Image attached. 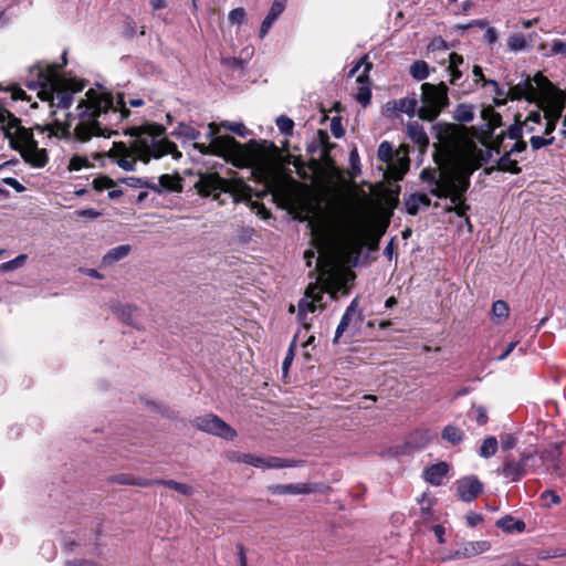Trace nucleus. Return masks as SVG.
Segmentation results:
<instances>
[{
  "instance_id": "12",
  "label": "nucleus",
  "mask_w": 566,
  "mask_h": 566,
  "mask_svg": "<svg viewBox=\"0 0 566 566\" xmlns=\"http://www.w3.org/2000/svg\"><path fill=\"white\" fill-rule=\"evenodd\" d=\"M325 291L317 284H310L304 296L298 302V318L305 324L306 315L315 312L317 308H324Z\"/></svg>"
},
{
  "instance_id": "32",
  "label": "nucleus",
  "mask_w": 566,
  "mask_h": 566,
  "mask_svg": "<svg viewBox=\"0 0 566 566\" xmlns=\"http://www.w3.org/2000/svg\"><path fill=\"white\" fill-rule=\"evenodd\" d=\"M523 135V126L520 125V123H515L511 125L506 132L502 133L495 140L494 145H499L501 140L504 142L506 137L515 142H523L522 138Z\"/></svg>"
},
{
  "instance_id": "41",
  "label": "nucleus",
  "mask_w": 566,
  "mask_h": 566,
  "mask_svg": "<svg viewBox=\"0 0 566 566\" xmlns=\"http://www.w3.org/2000/svg\"><path fill=\"white\" fill-rule=\"evenodd\" d=\"M122 181L132 188H149V189L158 188L155 185V182H150L148 180H144L142 178H136V177H127V178L122 179Z\"/></svg>"
},
{
  "instance_id": "60",
  "label": "nucleus",
  "mask_w": 566,
  "mask_h": 566,
  "mask_svg": "<svg viewBox=\"0 0 566 566\" xmlns=\"http://www.w3.org/2000/svg\"><path fill=\"white\" fill-rule=\"evenodd\" d=\"M461 64H463L462 55L452 52L449 55V69H458Z\"/></svg>"
},
{
  "instance_id": "42",
  "label": "nucleus",
  "mask_w": 566,
  "mask_h": 566,
  "mask_svg": "<svg viewBox=\"0 0 566 566\" xmlns=\"http://www.w3.org/2000/svg\"><path fill=\"white\" fill-rule=\"evenodd\" d=\"M420 200L419 193H412L406 199L405 207L410 216H416L419 212L421 206Z\"/></svg>"
},
{
  "instance_id": "31",
  "label": "nucleus",
  "mask_w": 566,
  "mask_h": 566,
  "mask_svg": "<svg viewBox=\"0 0 566 566\" xmlns=\"http://www.w3.org/2000/svg\"><path fill=\"white\" fill-rule=\"evenodd\" d=\"M453 118L459 123H471L474 119L473 107L468 104H459L454 109Z\"/></svg>"
},
{
  "instance_id": "58",
  "label": "nucleus",
  "mask_w": 566,
  "mask_h": 566,
  "mask_svg": "<svg viewBox=\"0 0 566 566\" xmlns=\"http://www.w3.org/2000/svg\"><path fill=\"white\" fill-rule=\"evenodd\" d=\"M76 214L80 218L96 219L101 216V212L93 208H88V209H83V210L76 211Z\"/></svg>"
},
{
  "instance_id": "22",
  "label": "nucleus",
  "mask_w": 566,
  "mask_h": 566,
  "mask_svg": "<svg viewBox=\"0 0 566 566\" xmlns=\"http://www.w3.org/2000/svg\"><path fill=\"white\" fill-rule=\"evenodd\" d=\"M547 104H551V106L548 109H545V125L543 133L549 135L551 133L554 132L556 127V122L560 117L562 104L559 102H555L554 98L552 99V102H548Z\"/></svg>"
},
{
  "instance_id": "3",
  "label": "nucleus",
  "mask_w": 566,
  "mask_h": 566,
  "mask_svg": "<svg viewBox=\"0 0 566 566\" xmlns=\"http://www.w3.org/2000/svg\"><path fill=\"white\" fill-rule=\"evenodd\" d=\"M125 135L134 137L133 151L137 158L144 163H148L151 158L158 159L165 155H171L172 158H181V153L177 145L166 138V129L159 124H145L142 126H133L123 130Z\"/></svg>"
},
{
  "instance_id": "40",
  "label": "nucleus",
  "mask_w": 566,
  "mask_h": 566,
  "mask_svg": "<svg viewBox=\"0 0 566 566\" xmlns=\"http://www.w3.org/2000/svg\"><path fill=\"white\" fill-rule=\"evenodd\" d=\"M367 84L368 83L360 84V86L358 87V91L356 93V101L364 107H366L370 103V99H371V91Z\"/></svg>"
},
{
  "instance_id": "28",
  "label": "nucleus",
  "mask_w": 566,
  "mask_h": 566,
  "mask_svg": "<svg viewBox=\"0 0 566 566\" xmlns=\"http://www.w3.org/2000/svg\"><path fill=\"white\" fill-rule=\"evenodd\" d=\"M116 314L119 317V319L123 321L124 323L139 328L136 319L137 308L135 306L129 304L120 305L116 308Z\"/></svg>"
},
{
  "instance_id": "39",
  "label": "nucleus",
  "mask_w": 566,
  "mask_h": 566,
  "mask_svg": "<svg viewBox=\"0 0 566 566\" xmlns=\"http://www.w3.org/2000/svg\"><path fill=\"white\" fill-rule=\"evenodd\" d=\"M510 307L506 302L499 300L492 305V316L500 322L505 321L509 317Z\"/></svg>"
},
{
  "instance_id": "34",
  "label": "nucleus",
  "mask_w": 566,
  "mask_h": 566,
  "mask_svg": "<svg viewBox=\"0 0 566 566\" xmlns=\"http://www.w3.org/2000/svg\"><path fill=\"white\" fill-rule=\"evenodd\" d=\"M171 135L176 137H184L189 140H197L200 137V132L188 124L180 123Z\"/></svg>"
},
{
  "instance_id": "25",
  "label": "nucleus",
  "mask_w": 566,
  "mask_h": 566,
  "mask_svg": "<svg viewBox=\"0 0 566 566\" xmlns=\"http://www.w3.org/2000/svg\"><path fill=\"white\" fill-rule=\"evenodd\" d=\"M357 300H353L350 304L347 306L345 313L343 314L340 322L336 328L335 337L333 343L336 344L338 338L343 335V333L348 328L352 317L357 313Z\"/></svg>"
},
{
  "instance_id": "63",
  "label": "nucleus",
  "mask_w": 566,
  "mask_h": 566,
  "mask_svg": "<svg viewBox=\"0 0 566 566\" xmlns=\"http://www.w3.org/2000/svg\"><path fill=\"white\" fill-rule=\"evenodd\" d=\"M484 41L489 44H493L497 41V32L495 28L489 27L484 33Z\"/></svg>"
},
{
  "instance_id": "48",
  "label": "nucleus",
  "mask_w": 566,
  "mask_h": 566,
  "mask_svg": "<svg viewBox=\"0 0 566 566\" xmlns=\"http://www.w3.org/2000/svg\"><path fill=\"white\" fill-rule=\"evenodd\" d=\"M469 416L473 418L479 426H483L488 421L486 410L482 406L473 407Z\"/></svg>"
},
{
  "instance_id": "17",
  "label": "nucleus",
  "mask_w": 566,
  "mask_h": 566,
  "mask_svg": "<svg viewBox=\"0 0 566 566\" xmlns=\"http://www.w3.org/2000/svg\"><path fill=\"white\" fill-rule=\"evenodd\" d=\"M483 491V484L475 475L465 476L457 481V493L463 502H472Z\"/></svg>"
},
{
  "instance_id": "47",
  "label": "nucleus",
  "mask_w": 566,
  "mask_h": 566,
  "mask_svg": "<svg viewBox=\"0 0 566 566\" xmlns=\"http://www.w3.org/2000/svg\"><path fill=\"white\" fill-rule=\"evenodd\" d=\"M360 67L364 66V71L361 74L357 76V82L359 84L368 83V73L373 67V63L368 60V55H364L359 59Z\"/></svg>"
},
{
  "instance_id": "35",
  "label": "nucleus",
  "mask_w": 566,
  "mask_h": 566,
  "mask_svg": "<svg viewBox=\"0 0 566 566\" xmlns=\"http://www.w3.org/2000/svg\"><path fill=\"white\" fill-rule=\"evenodd\" d=\"M497 440L495 437H488L483 440L480 449H479V455L484 459H489L493 457L497 451Z\"/></svg>"
},
{
  "instance_id": "38",
  "label": "nucleus",
  "mask_w": 566,
  "mask_h": 566,
  "mask_svg": "<svg viewBox=\"0 0 566 566\" xmlns=\"http://www.w3.org/2000/svg\"><path fill=\"white\" fill-rule=\"evenodd\" d=\"M179 180L170 175H161L159 177L158 184H155L158 188L153 189L154 191L160 192L163 189L166 190H177Z\"/></svg>"
},
{
  "instance_id": "24",
  "label": "nucleus",
  "mask_w": 566,
  "mask_h": 566,
  "mask_svg": "<svg viewBox=\"0 0 566 566\" xmlns=\"http://www.w3.org/2000/svg\"><path fill=\"white\" fill-rule=\"evenodd\" d=\"M132 251V247L129 244H120L117 245L106 252V254L102 259V264L104 266L113 265L114 263L125 259Z\"/></svg>"
},
{
  "instance_id": "49",
  "label": "nucleus",
  "mask_w": 566,
  "mask_h": 566,
  "mask_svg": "<svg viewBox=\"0 0 566 566\" xmlns=\"http://www.w3.org/2000/svg\"><path fill=\"white\" fill-rule=\"evenodd\" d=\"M554 143V137L544 138L542 136H532L530 144L533 150H538L545 146H549Z\"/></svg>"
},
{
  "instance_id": "5",
  "label": "nucleus",
  "mask_w": 566,
  "mask_h": 566,
  "mask_svg": "<svg viewBox=\"0 0 566 566\" xmlns=\"http://www.w3.org/2000/svg\"><path fill=\"white\" fill-rule=\"evenodd\" d=\"M0 129L9 139L10 146L19 150L22 158L34 167L48 163L45 149H40L33 133L21 125V120L6 108H0Z\"/></svg>"
},
{
  "instance_id": "52",
  "label": "nucleus",
  "mask_w": 566,
  "mask_h": 566,
  "mask_svg": "<svg viewBox=\"0 0 566 566\" xmlns=\"http://www.w3.org/2000/svg\"><path fill=\"white\" fill-rule=\"evenodd\" d=\"M134 478H135V475H133V474L120 473V474L113 475L111 478V481L113 483L120 484V485H133Z\"/></svg>"
},
{
  "instance_id": "19",
  "label": "nucleus",
  "mask_w": 566,
  "mask_h": 566,
  "mask_svg": "<svg viewBox=\"0 0 566 566\" xmlns=\"http://www.w3.org/2000/svg\"><path fill=\"white\" fill-rule=\"evenodd\" d=\"M269 491L272 494H310L315 491L314 485L308 483H296V484H274L269 486Z\"/></svg>"
},
{
  "instance_id": "36",
  "label": "nucleus",
  "mask_w": 566,
  "mask_h": 566,
  "mask_svg": "<svg viewBox=\"0 0 566 566\" xmlns=\"http://www.w3.org/2000/svg\"><path fill=\"white\" fill-rule=\"evenodd\" d=\"M464 437L463 431L454 426H447L442 431V438L453 446L462 442Z\"/></svg>"
},
{
  "instance_id": "54",
  "label": "nucleus",
  "mask_w": 566,
  "mask_h": 566,
  "mask_svg": "<svg viewBox=\"0 0 566 566\" xmlns=\"http://www.w3.org/2000/svg\"><path fill=\"white\" fill-rule=\"evenodd\" d=\"M283 458L280 457H268L265 461V469H283Z\"/></svg>"
},
{
  "instance_id": "16",
  "label": "nucleus",
  "mask_w": 566,
  "mask_h": 566,
  "mask_svg": "<svg viewBox=\"0 0 566 566\" xmlns=\"http://www.w3.org/2000/svg\"><path fill=\"white\" fill-rule=\"evenodd\" d=\"M109 157L126 171H132L135 169L137 156L135 151H133L132 145L127 146L122 142L113 143V146L109 149Z\"/></svg>"
},
{
  "instance_id": "53",
  "label": "nucleus",
  "mask_w": 566,
  "mask_h": 566,
  "mask_svg": "<svg viewBox=\"0 0 566 566\" xmlns=\"http://www.w3.org/2000/svg\"><path fill=\"white\" fill-rule=\"evenodd\" d=\"M566 55V41L554 40L552 43L551 55Z\"/></svg>"
},
{
  "instance_id": "56",
  "label": "nucleus",
  "mask_w": 566,
  "mask_h": 566,
  "mask_svg": "<svg viewBox=\"0 0 566 566\" xmlns=\"http://www.w3.org/2000/svg\"><path fill=\"white\" fill-rule=\"evenodd\" d=\"M516 443V439L512 434H504L501 437V447L503 450L512 449Z\"/></svg>"
},
{
  "instance_id": "26",
  "label": "nucleus",
  "mask_w": 566,
  "mask_h": 566,
  "mask_svg": "<svg viewBox=\"0 0 566 566\" xmlns=\"http://www.w3.org/2000/svg\"><path fill=\"white\" fill-rule=\"evenodd\" d=\"M436 132L437 138L441 143H449L455 138L458 133V127L453 124L448 123H437L432 126Z\"/></svg>"
},
{
  "instance_id": "57",
  "label": "nucleus",
  "mask_w": 566,
  "mask_h": 566,
  "mask_svg": "<svg viewBox=\"0 0 566 566\" xmlns=\"http://www.w3.org/2000/svg\"><path fill=\"white\" fill-rule=\"evenodd\" d=\"M243 454V452L230 450L226 452L224 457L232 463H242Z\"/></svg>"
},
{
  "instance_id": "1",
  "label": "nucleus",
  "mask_w": 566,
  "mask_h": 566,
  "mask_svg": "<svg viewBox=\"0 0 566 566\" xmlns=\"http://www.w3.org/2000/svg\"><path fill=\"white\" fill-rule=\"evenodd\" d=\"M76 109L77 124L73 132L71 114L66 113L63 120H54L51 134L63 138L73 135L82 143L93 136L111 137L118 134V125L130 114L123 95H118L115 102L111 93L93 88L85 93V98L78 103Z\"/></svg>"
},
{
  "instance_id": "27",
  "label": "nucleus",
  "mask_w": 566,
  "mask_h": 566,
  "mask_svg": "<svg viewBox=\"0 0 566 566\" xmlns=\"http://www.w3.org/2000/svg\"><path fill=\"white\" fill-rule=\"evenodd\" d=\"M496 526L506 533H522L526 525L521 520H515L511 515H505L496 521Z\"/></svg>"
},
{
  "instance_id": "23",
  "label": "nucleus",
  "mask_w": 566,
  "mask_h": 566,
  "mask_svg": "<svg viewBox=\"0 0 566 566\" xmlns=\"http://www.w3.org/2000/svg\"><path fill=\"white\" fill-rule=\"evenodd\" d=\"M407 135L410 140L420 148H424L429 145L428 135L423 126L418 122H410L407 125Z\"/></svg>"
},
{
  "instance_id": "45",
  "label": "nucleus",
  "mask_w": 566,
  "mask_h": 566,
  "mask_svg": "<svg viewBox=\"0 0 566 566\" xmlns=\"http://www.w3.org/2000/svg\"><path fill=\"white\" fill-rule=\"evenodd\" d=\"M276 126L282 134L291 135L293 132L294 122L290 117L281 115L276 118Z\"/></svg>"
},
{
  "instance_id": "10",
  "label": "nucleus",
  "mask_w": 566,
  "mask_h": 566,
  "mask_svg": "<svg viewBox=\"0 0 566 566\" xmlns=\"http://www.w3.org/2000/svg\"><path fill=\"white\" fill-rule=\"evenodd\" d=\"M191 424L202 432L217 436L226 440H233L237 437V431L213 413L198 416L191 420Z\"/></svg>"
},
{
  "instance_id": "2",
  "label": "nucleus",
  "mask_w": 566,
  "mask_h": 566,
  "mask_svg": "<svg viewBox=\"0 0 566 566\" xmlns=\"http://www.w3.org/2000/svg\"><path fill=\"white\" fill-rule=\"evenodd\" d=\"M471 171L460 166L443 167L437 175L433 170L423 169L421 179L428 181L432 188L430 192L438 198H450L453 207L450 211H454L458 217H464L469 222L467 211L470 206L463 200V195L470 187Z\"/></svg>"
},
{
  "instance_id": "8",
  "label": "nucleus",
  "mask_w": 566,
  "mask_h": 566,
  "mask_svg": "<svg viewBox=\"0 0 566 566\" xmlns=\"http://www.w3.org/2000/svg\"><path fill=\"white\" fill-rule=\"evenodd\" d=\"M553 84L542 75L535 74L533 80L526 77L524 81L513 85L509 88V95L512 101H520L522 98L538 104L552 102L554 95Z\"/></svg>"
},
{
  "instance_id": "13",
  "label": "nucleus",
  "mask_w": 566,
  "mask_h": 566,
  "mask_svg": "<svg viewBox=\"0 0 566 566\" xmlns=\"http://www.w3.org/2000/svg\"><path fill=\"white\" fill-rule=\"evenodd\" d=\"M312 235L317 253L316 268L322 265L323 259H328L335 247V239L332 230L325 226H315L312 228Z\"/></svg>"
},
{
  "instance_id": "33",
  "label": "nucleus",
  "mask_w": 566,
  "mask_h": 566,
  "mask_svg": "<svg viewBox=\"0 0 566 566\" xmlns=\"http://www.w3.org/2000/svg\"><path fill=\"white\" fill-rule=\"evenodd\" d=\"M409 72L416 81H423L429 76V65L426 61L418 60L410 65Z\"/></svg>"
},
{
  "instance_id": "20",
  "label": "nucleus",
  "mask_w": 566,
  "mask_h": 566,
  "mask_svg": "<svg viewBox=\"0 0 566 566\" xmlns=\"http://www.w3.org/2000/svg\"><path fill=\"white\" fill-rule=\"evenodd\" d=\"M448 471L449 464L447 462H438L424 470L423 478L428 483L438 486L442 484Z\"/></svg>"
},
{
  "instance_id": "37",
  "label": "nucleus",
  "mask_w": 566,
  "mask_h": 566,
  "mask_svg": "<svg viewBox=\"0 0 566 566\" xmlns=\"http://www.w3.org/2000/svg\"><path fill=\"white\" fill-rule=\"evenodd\" d=\"M491 85L493 87L495 98L494 103L500 106L506 103V99L510 98L509 91L505 92L496 81L494 80H484L483 86Z\"/></svg>"
},
{
  "instance_id": "64",
  "label": "nucleus",
  "mask_w": 566,
  "mask_h": 566,
  "mask_svg": "<svg viewBox=\"0 0 566 566\" xmlns=\"http://www.w3.org/2000/svg\"><path fill=\"white\" fill-rule=\"evenodd\" d=\"M544 116H542L541 112H531L524 122H530V124L534 125H542V119Z\"/></svg>"
},
{
  "instance_id": "30",
  "label": "nucleus",
  "mask_w": 566,
  "mask_h": 566,
  "mask_svg": "<svg viewBox=\"0 0 566 566\" xmlns=\"http://www.w3.org/2000/svg\"><path fill=\"white\" fill-rule=\"evenodd\" d=\"M156 482H157V485H163L165 488L175 490L178 493L187 495V496H190L193 494L192 486H190L186 483H180V482H177L174 480H161V479H156Z\"/></svg>"
},
{
  "instance_id": "18",
  "label": "nucleus",
  "mask_w": 566,
  "mask_h": 566,
  "mask_svg": "<svg viewBox=\"0 0 566 566\" xmlns=\"http://www.w3.org/2000/svg\"><path fill=\"white\" fill-rule=\"evenodd\" d=\"M286 6V0H274L268 15L263 20L260 28V38L263 39L272 28L273 23L282 14Z\"/></svg>"
},
{
  "instance_id": "29",
  "label": "nucleus",
  "mask_w": 566,
  "mask_h": 566,
  "mask_svg": "<svg viewBox=\"0 0 566 566\" xmlns=\"http://www.w3.org/2000/svg\"><path fill=\"white\" fill-rule=\"evenodd\" d=\"M533 36L530 35V40L527 41L526 38L522 34H512L510 35V38L507 39V48L511 50V51H523L525 49H530L532 48L533 45Z\"/></svg>"
},
{
  "instance_id": "62",
  "label": "nucleus",
  "mask_w": 566,
  "mask_h": 566,
  "mask_svg": "<svg viewBox=\"0 0 566 566\" xmlns=\"http://www.w3.org/2000/svg\"><path fill=\"white\" fill-rule=\"evenodd\" d=\"M542 499H549L551 503L548 504V506H551L552 504L560 503V496L552 490L544 491L542 493Z\"/></svg>"
},
{
  "instance_id": "15",
  "label": "nucleus",
  "mask_w": 566,
  "mask_h": 566,
  "mask_svg": "<svg viewBox=\"0 0 566 566\" xmlns=\"http://www.w3.org/2000/svg\"><path fill=\"white\" fill-rule=\"evenodd\" d=\"M491 548L489 541H472L465 542L462 546L455 551H452L449 555L441 557V562L464 559L478 556L488 552Z\"/></svg>"
},
{
  "instance_id": "4",
  "label": "nucleus",
  "mask_w": 566,
  "mask_h": 566,
  "mask_svg": "<svg viewBox=\"0 0 566 566\" xmlns=\"http://www.w3.org/2000/svg\"><path fill=\"white\" fill-rule=\"evenodd\" d=\"M61 65L52 64L43 67L34 65L30 69V75L27 85L31 90H38V96L42 101L50 102L51 106L60 109H67L73 101V93L80 91L81 87L72 90L69 84L59 75Z\"/></svg>"
},
{
  "instance_id": "9",
  "label": "nucleus",
  "mask_w": 566,
  "mask_h": 566,
  "mask_svg": "<svg viewBox=\"0 0 566 566\" xmlns=\"http://www.w3.org/2000/svg\"><path fill=\"white\" fill-rule=\"evenodd\" d=\"M217 124L210 123L207 136L211 142L208 145L195 143L193 148L201 154L216 155L226 160H234L243 155V147L234 137L229 135L217 136Z\"/></svg>"
},
{
  "instance_id": "51",
  "label": "nucleus",
  "mask_w": 566,
  "mask_h": 566,
  "mask_svg": "<svg viewBox=\"0 0 566 566\" xmlns=\"http://www.w3.org/2000/svg\"><path fill=\"white\" fill-rule=\"evenodd\" d=\"M113 180L108 177H97L93 180V188L97 191H103L113 186Z\"/></svg>"
},
{
  "instance_id": "55",
  "label": "nucleus",
  "mask_w": 566,
  "mask_h": 566,
  "mask_svg": "<svg viewBox=\"0 0 566 566\" xmlns=\"http://www.w3.org/2000/svg\"><path fill=\"white\" fill-rule=\"evenodd\" d=\"M2 184L12 187L17 192H23L25 187L15 178L7 177L2 179Z\"/></svg>"
},
{
  "instance_id": "7",
  "label": "nucleus",
  "mask_w": 566,
  "mask_h": 566,
  "mask_svg": "<svg viewBox=\"0 0 566 566\" xmlns=\"http://www.w3.org/2000/svg\"><path fill=\"white\" fill-rule=\"evenodd\" d=\"M195 187L203 197L213 196L219 200L221 193H229L234 202L247 197L248 187L242 180L221 178L217 172L200 174Z\"/></svg>"
},
{
  "instance_id": "44",
  "label": "nucleus",
  "mask_w": 566,
  "mask_h": 566,
  "mask_svg": "<svg viewBox=\"0 0 566 566\" xmlns=\"http://www.w3.org/2000/svg\"><path fill=\"white\" fill-rule=\"evenodd\" d=\"M27 260V254H20L13 260H10L8 262H4L0 265V271L2 272H10L13 271L24 264Z\"/></svg>"
},
{
  "instance_id": "14",
  "label": "nucleus",
  "mask_w": 566,
  "mask_h": 566,
  "mask_svg": "<svg viewBox=\"0 0 566 566\" xmlns=\"http://www.w3.org/2000/svg\"><path fill=\"white\" fill-rule=\"evenodd\" d=\"M493 149L497 154L503 153L499 160L500 169L512 174H518L521 171V168L517 166V161L512 159V155L524 151L526 149L525 142H515L510 148H507V146L503 144V140H501L499 145H493Z\"/></svg>"
},
{
  "instance_id": "43",
  "label": "nucleus",
  "mask_w": 566,
  "mask_h": 566,
  "mask_svg": "<svg viewBox=\"0 0 566 566\" xmlns=\"http://www.w3.org/2000/svg\"><path fill=\"white\" fill-rule=\"evenodd\" d=\"M377 155H378L379 160H381L384 163H389L394 155V149H392L391 144L387 140L382 142L378 147Z\"/></svg>"
},
{
  "instance_id": "61",
  "label": "nucleus",
  "mask_w": 566,
  "mask_h": 566,
  "mask_svg": "<svg viewBox=\"0 0 566 566\" xmlns=\"http://www.w3.org/2000/svg\"><path fill=\"white\" fill-rule=\"evenodd\" d=\"M133 485L148 488L151 485H157V482H156V479H145V478H140V476H135Z\"/></svg>"
},
{
  "instance_id": "21",
  "label": "nucleus",
  "mask_w": 566,
  "mask_h": 566,
  "mask_svg": "<svg viewBox=\"0 0 566 566\" xmlns=\"http://www.w3.org/2000/svg\"><path fill=\"white\" fill-rule=\"evenodd\" d=\"M419 102L420 99L417 98V95L413 93L411 96H406L403 98H400L398 101L389 102L387 105L389 106L392 104V108L407 114L409 117H413L417 115V112L419 109Z\"/></svg>"
},
{
  "instance_id": "59",
  "label": "nucleus",
  "mask_w": 566,
  "mask_h": 566,
  "mask_svg": "<svg viewBox=\"0 0 566 566\" xmlns=\"http://www.w3.org/2000/svg\"><path fill=\"white\" fill-rule=\"evenodd\" d=\"M237 555L239 566H248L247 553L242 544H237Z\"/></svg>"
},
{
  "instance_id": "6",
  "label": "nucleus",
  "mask_w": 566,
  "mask_h": 566,
  "mask_svg": "<svg viewBox=\"0 0 566 566\" xmlns=\"http://www.w3.org/2000/svg\"><path fill=\"white\" fill-rule=\"evenodd\" d=\"M417 116L426 122H434L444 108L450 105L449 87L444 82L438 84L422 83Z\"/></svg>"
},
{
  "instance_id": "50",
  "label": "nucleus",
  "mask_w": 566,
  "mask_h": 566,
  "mask_svg": "<svg viewBox=\"0 0 566 566\" xmlns=\"http://www.w3.org/2000/svg\"><path fill=\"white\" fill-rule=\"evenodd\" d=\"M245 19V10L243 8H235L229 13V21L232 24H241Z\"/></svg>"
},
{
  "instance_id": "46",
  "label": "nucleus",
  "mask_w": 566,
  "mask_h": 566,
  "mask_svg": "<svg viewBox=\"0 0 566 566\" xmlns=\"http://www.w3.org/2000/svg\"><path fill=\"white\" fill-rule=\"evenodd\" d=\"M221 127H223L227 130H230L241 137H245L249 134L248 128L244 126L243 123H230V122H222L220 124Z\"/></svg>"
},
{
  "instance_id": "11",
  "label": "nucleus",
  "mask_w": 566,
  "mask_h": 566,
  "mask_svg": "<svg viewBox=\"0 0 566 566\" xmlns=\"http://www.w3.org/2000/svg\"><path fill=\"white\" fill-rule=\"evenodd\" d=\"M535 453H523L520 459H506L497 473L512 482L520 481L528 471L531 462H534Z\"/></svg>"
}]
</instances>
